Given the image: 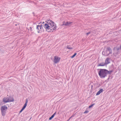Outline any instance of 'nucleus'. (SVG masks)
<instances>
[{
	"label": "nucleus",
	"mask_w": 121,
	"mask_h": 121,
	"mask_svg": "<svg viewBox=\"0 0 121 121\" xmlns=\"http://www.w3.org/2000/svg\"><path fill=\"white\" fill-rule=\"evenodd\" d=\"M8 97H5L3 99V101L4 103L10 102V101H9Z\"/></svg>",
	"instance_id": "6e6552de"
},
{
	"label": "nucleus",
	"mask_w": 121,
	"mask_h": 121,
	"mask_svg": "<svg viewBox=\"0 0 121 121\" xmlns=\"http://www.w3.org/2000/svg\"><path fill=\"white\" fill-rule=\"evenodd\" d=\"M72 22H64L62 25H65V26H68L71 25Z\"/></svg>",
	"instance_id": "0eeeda50"
},
{
	"label": "nucleus",
	"mask_w": 121,
	"mask_h": 121,
	"mask_svg": "<svg viewBox=\"0 0 121 121\" xmlns=\"http://www.w3.org/2000/svg\"><path fill=\"white\" fill-rule=\"evenodd\" d=\"M36 29L37 30V32L38 33H41L43 30H41L39 29V27L38 28H37V25L36 26Z\"/></svg>",
	"instance_id": "f3484780"
},
{
	"label": "nucleus",
	"mask_w": 121,
	"mask_h": 121,
	"mask_svg": "<svg viewBox=\"0 0 121 121\" xmlns=\"http://www.w3.org/2000/svg\"><path fill=\"white\" fill-rule=\"evenodd\" d=\"M88 111H87V110H86L84 112V113H88Z\"/></svg>",
	"instance_id": "412c9836"
},
{
	"label": "nucleus",
	"mask_w": 121,
	"mask_h": 121,
	"mask_svg": "<svg viewBox=\"0 0 121 121\" xmlns=\"http://www.w3.org/2000/svg\"><path fill=\"white\" fill-rule=\"evenodd\" d=\"M112 53V50L110 47H108L105 51H103L102 52V54L105 56H108Z\"/></svg>",
	"instance_id": "7ed1b4c3"
},
{
	"label": "nucleus",
	"mask_w": 121,
	"mask_h": 121,
	"mask_svg": "<svg viewBox=\"0 0 121 121\" xmlns=\"http://www.w3.org/2000/svg\"><path fill=\"white\" fill-rule=\"evenodd\" d=\"M7 107L5 105H4L1 107V110L2 115L4 116L5 115L6 111L7 110Z\"/></svg>",
	"instance_id": "20e7f679"
},
{
	"label": "nucleus",
	"mask_w": 121,
	"mask_h": 121,
	"mask_svg": "<svg viewBox=\"0 0 121 121\" xmlns=\"http://www.w3.org/2000/svg\"><path fill=\"white\" fill-rule=\"evenodd\" d=\"M72 116L68 120V121H69L70 119L72 118Z\"/></svg>",
	"instance_id": "b1692460"
},
{
	"label": "nucleus",
	"mask_w": 121,
	"mask_h": 121,
	"mask_svg": "<svg viewBox=\"0 0 121 121\" xmlns=\"http://www.w3.org/2000/svg\"><path fill=\"white\" fill-rule=\"evenodd\" d=\"M8 98L9 99V101H10V102H13L14 101V100L13 97L10 96H9L8 97Z\"/></svg>",
	"instance_id": "9b49d317"
},
{
	"label": "nucleus",
	"mask_w": 121,
	"mask_h": 121,
	"mask_svg": "<svg viewBox=\"0 0 121 121\" xmlns=\"http://www.w3.org/2000/svg\"><path fill=\"white\" fill-rule=\"evenodd\" d=\"M67 48L69 49H73V48L70 46H68L67 47Z\"/></svg>",
	"instance_id": "a211bd4d"
},
{
	"label": "nucleus",
	"mask_w": 121,
	"mask_h": 121,
	"mask_svg": "<svg viewBox=\"0 0 121 121\" xmlns=\"http://www.w3.org/2000/svg\"><path fill=\"white\" fill-rule=\"evenodd\" d=\"M121 49V45L119 47L117 46L115 47L114 48V52L113 54L114 55H117Z\"/></svg>",
	"instance_id": "39448f33"
},
{
	"label": "nucleus",
	"mask_w": 121,
	"mask_h": 121,
	"mask_svg": "<svg viewBox=\"0 0 121 121\" xmlns=\"http://www.w3.org/2000/svg\"><path fill=\"white\" fill-rule=\"evenodd\" d=\"M60 57H57L56 56H55L54 60V63L56 64L58 63L60 61Z\"/></svg>",
	"instance_id": "423d86ee"
},
{
	"label": "nucleus",
	"mask_w": 121,
	"mask_h": 121,
	"mask_svg": "<svg viewBox=\"0 0 121 121\" xmlns=\"http://www.w3.org/2000/svg\"><path fill=\"white\" fill-rule=\"evenodd\" d=\"M56 113V112H55L49 119V120H51L54 117Z\"/></svg>",
	"instance_id": "dca6fc26"
},
{
	"label": "nucleus",
	"mask_w": 121,
	"mask_h": 121,
	"mask_svg": "<svg viewBox=\"0 0 121 121\" xmlns=\"http://www.w3.org/2000/svg\"><path fill=\"white\" fill-rule=\"evenodd\" d=\"M90 32H89L86 33V34L87 35H88L89 34H90Z\"/></svg>",
	"instance_id": "5701e85b"
},
{
	"label": "nucleus",
	"mask_w": 121,
	"mask_h": 121,
	"mask_svg": "<svg viewBox=\"0 0 121 121\" xmlns=\"http://www.w3.org/2000/svg\"><path fill=\"white\" fill-rule=\"evenodd\" d=\"M39 27V29H40L43 30V28L42 24H41L40 25H37V28H38Z\"/></svg>",
	"instance_id": "2eb2a0df"
},
{
	"label": "nucleus",
	"mask_w": 121,
	"mask_h": 121,
	"mask_svg": "<svg viewBox=\"0 0 121 121\" xmlns=\"http://www.w3.org/2000/svg\"><path fill=\"white\" fill-rule=\"evenodd\" d=\"M99 70L98 72V74L100 78H104L107 76L106 69H100Z\"/></svg>",
	"instance_id": "f03ea898"
},
{
	"label": "nucleus",
	"mask_w": 121,
	"mask_h": 121,
	"mask_svg": "<svg viewBox=\"0 0 121 121\" xmlns=\"http://www.w3.org/2000/svg\"><path fill=\"white\" fill-rule=\"evenodd\" d=\"M44 23V22H42V23Z\"/></svg>",
	"instance_id": "393cba45"
},
{
	"label": "nucleus",
	"mask_w": 121,
	"mask_h": 121,
	"mask_svg": "<svg viewBox=\"0 0 121 121\" xmlns=\"http://www.w3.org/2000/svg\"><path fill=\"white\" fill-rule=\"evenodd\" d=\"M94 105H95V104H91V105L89 106V108H90L91 107H92Z\"/></svg>",
	"instance_id": "aec40b11"
},
{
	"label": "nucleus",
	"mask_w": 121,
	"mask_h": 121,
	"mask_svg": "<svg viewBox=\"0 0 121 121\" xmlns=\"http://www.w3.org/2000/svg\"><path fill=\"white\" fill-rule=\"evenodd\" d=\"M105 65H106L105 63L103 62L101 63H100L98 65V66H104Z\"/></svg>",
	"instance_id": "4468645a"
},
{
	"label": "nucleus",
	"mask_w": 121,
	"mask_h": 121,
	"mask_svg": "<svg viewBox=\"0 0 121 121\" xmlns=\"http://www.w3.org/2000/svg\"><path fill=\"white\" fill-rule=\"evenodd\" d=\"M28 100L27 99H26L25 103L24 104L23 107L22 108L23 109H24L25 108H26V106L27 104V103L28 102Z\"/></svg>",
	"instance_id": "9d476101"
},
{
	"label": "nucleus",
	"mask_w": 121,
	"mask_h": 121,
	"mask_svg": "<svg viewBox=\"0 0 121 121\" xmlns=\"http://www.w3.org/2000/svg\"><path fill=\"white\" fill-rule=\"evenodd\" d=\"M24 109H23L22 108L21 109V110L20 111V113L22 112L24 110Z\"/></svg>",
	"instance_id": "4be33fe9"
},
{
	"label": "nucleus",
	"mask_w": 121,
	"mask_h": 121,
	"mask_svg": "<svg viewBox=\"0 0 121 121\" xmlns=\"http://www.w3.org/2000/svg\"><path fill=\"white\" fill-rule=\"evenodd\" d=\"M77 53H75L72 56H71V57L72 58H73L75 56L77 55Z\"/></svg>",
	"instance_id": "6ab92c4d"
},
{
	"label": "nucleus",
	"mask_w": 121,
	"mask_h": 121,
	"mask_svg": "<svg viewBox=\"0 0 121 121\" xmlns=\"http://www.w3.org/2000/svg\"><path fill=\"white\" fill-rule=\"evenodd\" d=\"M113 70L112 69L110 70L109 71H108V70L106 69V72H107V74L108 75V74H111L112 73L113 71Z\"/></svg>",
	"instance_id": "ddd939ff"
},
{
	"label": "nucleus",
	"mask_w": 121,
	"mask_h": 121,
	"mask_svg": "<svg viewBox=\"0 0 121 121\" xmlns=\"http://www.w3.org/2000/svg\"><path fill=\"white\" fill-rule=\"evenodd\" d=\"M46 22L44 25V28L48 32H53L56 29V25L53 21L48 20L46 21Z\"/></svg>",
	"instance_id": "f257e3e1"
},
{
	"label": "nucleus",
	"mask_w": 121,
	"mask_h": 121,
	"mask_svg": "<svg viewBox=\"0 0 121 121\" xmlns=\"http://www.w3.org/2000/svg\"><path fill=\"white\" fill-rule=\"evenodd\" d=\"M104 91L103 89H100L99 91H98L96 94V95H99L101 92H103Z\"/></svg>",
	"instance_id": "f8f14e48"
},
{
	"label": "nucleus",
	"mask_w": 121,
	"mask_h": 121,
	"mask_svg": "<svg viewBox=\"0 0 121 121\" xmlns=\"http://www.w3.org/2000/svg\"><path fill=\"white\" fill-rule=\"evenodd\" d=\"M110 63V59L108 58H107L105 60V65H107Z\"/></svg>",
	"instance_id": "1a4fd4ad"
}]
</instances>
